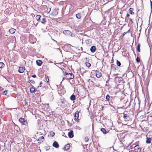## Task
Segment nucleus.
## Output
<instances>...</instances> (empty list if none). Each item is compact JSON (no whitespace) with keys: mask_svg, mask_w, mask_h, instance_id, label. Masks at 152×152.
Wrapping results in <instances>:
<instances>
[{"mask_svg":"<svg viewBox=\"0 0 152 152\" xmlns=\"http://www.w3.org/2000/svg\"><path fill=\"white\" fill-rule=\"evenodd\" d=\"M116 64L117 66H120L121 65V63L120 61L117 60L116 61Z\"/></svg>","mask_w":152,"mask_h":152,"instance_id":"2f4dec72","label":"nucleus"},{"mask_svg":"<svg viewBox=\"0 0 152 152\" xmlns=\"http://www.w3.org/2000/svg\"><path fill=\"white\" fill-rule=\"evenodd\" d=\"M129 20L131 22V23H133V21L132 19L131 18H130L129 19Z\"/></svg>","mask_w":152,"mask_h":152,"instance_id":"c03bdc74","label":"nucleus"},{"mask_svg":"<svg viewBox=\"0 0 152 152\" xmlns=\"http://www.w3.org/2000/svg\"><path fill=\"white\" fill-rule=\"evenodd\" d=\"M140 44H138L137 48V51L140 52Z\"/></svg>","mask_w":152,"mask_h":152,"instance_id":"cd10ccee","label":"nucleus"},{"mask_svg":"<svg viewBox=\"0 0 152 152\" xmlns=\"http://www.w3.org/2000/svg\"><path fill=\"white\" fill-rule=\"evenodd\" d=\"M128 107V106H126V107Z\"/></svg>","mask_w":152,"mask_h":152,"instance_id":"6e6d98bb","label":"nucleus"},{"mask_svg":"<svg viewBox=\"0 0 152 152\" xmlns=\"http://www.w3.org/2000/svg\"><path fill=\"white\" fill-rule=\"evenodd\" d=\"M89 140V139L88 137H86L85 138V141L86 142H88Z\"/></svg>","mask_w":152,"mask_h":152,"instance_id":"ea45409f","label":"nucleus"},{"mask_svg":"<svg viewBox=\"0 0 152 152\" xmlns=\"http://www.w3.org/2000/svg\"><path fill=\"white\" fill-rule=\"evenodd\" d=\"M68 135L70 138H72L74 137L73 132L71 130L68 132Z\"/></svg>","mask_w":152,"mask_h":152,"instance_id":"39448f33","label":"nucleus"},{"mask_svg":"<svg viewBox=\"0 0 152 152\" xmlns=\"http://www.w3.org/2000/svg\"><path fill=\"white\" fill-rule=\"evenodd\" d=\"M64 79V78L63 77V80Z\"/></svg>","mask_w":152,"mask_h":152,"instance_id":"680f3d73","label":"nucleus"},{"mask_svg":"<svg viewBox=\"0 0 152 152\" xmlns=\"http://www.w3.org/2000/svg\"><path fill=\"white\" fill-rule=\"evenodd\" d=\"M132 148V147H131V148H131V149H132V148Z\"/></svg>","mask_w":152,"mask_h":152,"instance_id":"052dcab7","label":"nucleus"},{"mask_svg":"<svg viewBox=\"0 0 152 152\" xmlns=\"http://www.w3.org/2000/svg\"><path fill=\"white\" fill-rule=\"evenodd\" d=\"M14 124L15 126H17V127L18 126L17 125H16L15 124Z\"/></svg>","mask_w":152,"mask_h":152,"instance_id":"603ef678","label":"nucleus"},{"mask_svg":"<svg viewBox=\"0 0 152 152\" xmlns=\"http://www.w3.org/2000/svg\"><path fill=\"white\" fill-rule=\"evenodd\" d=\"M30 42L31 43H34V42L31 41V39H30Z\"/></svg>","mask_w":152,"mask_h":152,"instance_id":"de8ad7c7","label":"nucleus"},{"mask_svg":"<svg viewBox=\"0 0 152 152\" xmlns=\"http://www.w3.org/2000/svg\"><path fill=\"white\" fill-rule=\"evenodd\" d=\"M31 77L33 78H35L36 77V75H32L31 76Z\"/></svg>","mask_w":152,"mask_h":152,"instance_id":"37998d69","label":"nucleus"},{"mask_svg":"<svg viewBox=\"0 0 152 152\" xmlns=\"http://www.w3.org/2000/svg\"><path fill=\"white\" fill-rule=\"evenodd\" d=\"M58 93L59 94H60V93H59V90H58Z\"/></svg>","mask_w":152,"mask_h":152,"instance_id":"864d4df0","label":"nucleus"},{"mask_svg":"<svg viewBox=\"0 0 152 152\" xmlns=\"http://www.w3.org/2000/svg\"><path fill=\"white\" fill-rule=\"evenodd\" d=\"M140 148L139 145H136L134 147V149L135 150H137L139 149Z\"/></svg>","mask_w":152,"mask_h":152,"instance_id":"bb28decb","label":"nucleus"},{"mask_svg":"<svg viewBox=\"0 0 152 152\" xmlns=\"http://www.w3.org/2000/svg\"><path fill=\"white\" fill-rule=\"evenodd\" d=\"M50 10H51L50 8H47L46 12L48 13H49L50 12Z\"/></svg>","mask_w":152,"mask_h":152,"instance_id":"4c0bfd02","label":"nucleus"},{"mask_svg":"<svg viewBox=\"0 0 152 152\" xmlns=\"http://www.w3.org/2000/svg\"><path fill=\"white\" fill-rule=\"evenodd\" d=\"M4 66V64L3 62L0 63V69H2V68Z\"/></svg>","mask_w":152,"mask_h":152,"instance_id":"c85d7f7f","label":"nucleus"},{"mask_svg":"<svg viewBox=\"0 0 152 152\" xmlns=\"http://www.w3.org/2000/svg\"><path fill=\"white\" fill-rule=\"evenodd\" d=\"M76 97L75 95L72 94L70 97V99L72 101H74Z\"/></svg>","mask_w":152,"mask_h":152,"instance_id":"4be33fe9","label":"nucleus"},{"mask_svg":"<svg viewBox=\"0 0 152 152\" xmlns=\"http://www.w3.org/2000/svg\"><path fill=\"white\" fill-rule=\"evenodd\" d=\"M25 70V67H19V69L18 70V72L20 73H23Z\"/></svg>","mask_w":152,"mask_h":152,"instance_id":"9d476101","label":"nucleus"},{"mask_svg":"<svg viewBox=\"0 0 152 152\" xmlns=\"http://www.w3.org/2000/svg\"><path fill=\"white\" fill-rule=\"evenodd\" d=\"M132 148V147H131V148H131V149H132V148Z\"/></svg>","mask_w":152,"mask_h":152,"instance_id":"bf43d9fd","label":"nucleus"},{"mask_svg":"<svg viewBox=\"0 0 152 152\" xmlns=\"http://www.w3.org/2000/svg\"><path fill=\"white\" fill-rule=\"evenodd\" d=\"M113 97L112 96L110 97V96L109 95H107L106 97V99L108 101H110L111 100H112Z\"/></svg>","mask_w":152,"mask_h":152,"instance_id":"2eb2a0df","label":"nucleus"},{"mask_svg":"<svg viewBox=\"0 0 152 152\" xmlns=\"http://www.w3.org/2000/svg\"><path fill=\"white\" fill-rule=\"evenodd\" d=\"M42 82H41L40 83H39V86H40V87H41L42 86Z\"/></svg>","mask_w":152,"mask_h":152,"instance_id":"a18cd8bd","label":"nucleus"},{"mask_svg":"<svg viewBox=\"0 0 152 152\" xmlns=\"http://www.w3.org/2000/svg\"><path fill=\"white\" fill-rule=\"evenodd\" d=\"M81 49H82V50L83 49V48H82V47H81Z\"/></svg>","mask_w":152,"mask_h":152,"instance_id":"4d7b16f0","label":"nucleus"},{"mask_svg":"<svg viewBox=\"0 0 152 152\" xmlns=\"http://www.w3.org/2000/svg\"><path fill=\"white\" fill-rule=\"evenodd\" d=\"M8 91L5 90L3 92V95H7V92Z\"/></svg>","mask_w":152,"mask_h":152,"instance_id":"58836bf2","label":"nucleus"},{"mask_svg":"<svg viewBox=\"0 0 152 152\" xmlns=\"http://www.w3.org/2000/svg\"><path fill=\"white\" fill-rule=\"evenodd\" d=\"M76 18L78 19H80L81 17V14L80 13H78L76 15Z\"/></svg>","mask_w":152,"mask_h":152,"instance_id":"393cba45","label":"nucleus"},{"mask_svg":"<svg viewBox=\"0 0 152 152\" xmlns=\"http://www.w3.org/2000/svg\"><path fill=\"white\" fill-rule=\"evenodd\" d=\"M53 145L54 147L56 148H58L59 147V145L58 144V143L56 142L55 141L53 144Z\"/></svg>","mask_w":152,"mask_h":152,"instance_id":"6e6552de","label":"nucleus"},{"mask_svg":"<svg viewBox=\"0 0 152 152\" xmlns=\"http://www.w3.org/2000/svg\"><path fill=\"white\" fill-rule=\"evenodd\" d=\"M86 44L88 46L91 45L92 41L90 39H87L85 41Z\"/></svg>","mask_w":152,"mask_h":152,"instance_id":"423d86ee","label":"nucleus"},{"mask_svg":"<svg viewBox=\"0 0 152 152\" xmlns=\"http://www.w3.org/2000/svg\"><path fill=\"white\" fill-rule=\"evenodd\" d=\"M90 51L92 53H94L96 50V47L95 46H92L90 48Z\"/></svg>","mask_w":152,"mask_h":152,"instance_id":"1a4fd4ad","label":"nucleus"},{"mask_svg":"<svg viewBox=\"0 0 152 152\" xmlns=\"http://www.w3.org/2000/svg\"><path fill=\"white\" fill-rule=\"evenodd\" d=\"M127 33V32H124L122 34V38H123L124 36L125 35V34H126Z\"/></svg>","mask_w":152,"mask_h":152,"instance_id":"a19ab883","label":"nucleus"},{"mask_svg":"<svg viewBox=\"0 0 152 152\" xmlns=\"http://www.w3.org/2000/svg\"><path fill=\"white\" fill-rule=\"evenodd\" d=\"M37 140L39 142V143L42 142L44 140V137L43 136H41Z\"/></svg>","mask_w":152,"mask_h":152,"instance_id":"0eeeda50","label":"nucleus"},{"mask_svg":"<svg viewBox=\"0 0 152 152\" xmlns=\"http://www.w3.org/2000/svg\"><path fill=\"white\" fill-rule=\"evenodd\" d=\"M130 16V15L128 14V13H127L126 14V16L125 17V19H126L127 17H129V16Z\"/></svg>","mask_w":152,"mask_h":152,"instance_id":"79ce46f5","label":"nucleus"},{"mask_svg":"<svg viewBox=\"0 0 152 152\" xmlns=\"http://www.w3.org/2000/svg\"><path fill=\"white\" fill-rule=\"evenodd\" d=\"M44 80L45 81V82H48L49 81V79L48 77H46L45 78V79Z\"/></svg>","mask_w":152,"mask_h":152,"instance_id":"c9c22d12","label":"nucleus"},{"mask_svg":"<svg viewBox=\"0 0 152 152\" xmlns=\"http://www.w3.org/2000/svg\"><path fill=\"white\" fill-rule=\"evenodd\" d=\"M50 136L53 137L54 136L55 133L53 131H51L50 132Z\"/></svg>","mask_w":152,"mask_h":152,"instance_id":"7c9ffc66","label":"nucleus"},{"mask_svg":"<svg viewBox=\"0 0 152 152\" xmlns=\"http://www.w3.org/2000/svg\"><path fill=\"white\" fill-rule=\"evenodd\" d=\"M28 103L27 102H26L25 104L23 106H24V108H26L28 107Z\"/></svg>","mask_w":152,"mask_h":152,"instance_id":"72a5a7b5","label":"nucleus"},{"mask_svg":"<svg viewBox=\"0 0 152 152\" xmlns=\"http://www.w3.org/2000/svg\"><path fill=\"white\" fill-rule=\"evenodd\" d=\"M15 31L16 30L15 29L12 28L9 30V32L10 33L13 34L15 33Z\"/></svg>","mask_w":152,"mask_h":152,"instance_id":"dca6fc26","label":"nucleus"},{"mask_svg":"<svg viewBox=\"0 0 152 152\" xmlns=\"http://www.w3.org/2000/svg\"><path fill=\"white\" fill-rule=\"evenodd\" d=\"M152 139L150 137H148L147 138V140L146 141V142L147 143L149 144L151 143Z\"/></svg>","mask_w":152,"mask_h":152,"instance_id":"a211bd4d","label":"nucleus"},{"mask_svg":"<svg viewBox=\"0 0 152 152\" xmlns=\"http://www.w3.org/2000/svg\"><path fill=\"white\" fill-rule=\"evenodd\" d=\"M53 15H58V12L57 10H54L53 11Z\"/></svg>","mask_w":152,"mask_h":152,"instance_id":"b1692460","label":"nucleus"},{"mask_svg":"<svg viewBox=\"0 0 152 152\" xmlns=\"http://www.w3.org/2000/svg\"><path fill=\"white\" fill-rule=\"evenodd\" d=\"M85 64L86 66L88 67H89L91 66V64L88 62H86Z\"/></svg>","mask_w":152,"mask_h":152,"instance_id":"473e14b6","label":"nucleus"},{"mask_svg":"<svg viewBox=\"0 0 152 152\" xmlns=\"http://www.w3.org/2000/svg\"><path fill=\"white\" fill-rule=\"evenodd\" d=\"M29 81L30 82L33 84H34L35 83V81L33 80H30L29 78Z\"/></svg>","mask_w":152,"mask_h":152,"instance_id":"e433bc0d","label":"nucleus"},{"mask_svg":"<svg viewBox=\"0 0 152 152\" xmlns=\"http://www.w3.org/2000/svg\"><path fill=\"white\" fill-rule=\"evenodd\" d=\"M70 145L69 144H67L64 147V149L66 151H67L69 149Z\"/></svg>","mask_w":152,"mask_h":152,"instance_id":"ddd939ff","label":"nucleus"},{"mask_svg":"<svg viewBox=\"0 0 152 152\" xmlns=\"http://www.w3.org/2000/svg\"><path fill=\"white\" fill-rule=\"evenodd\" d=\"M101 131L104 134H106L107 133V132L106 131V129L104 128H101Z\"/></svg>","mask_w":152,"mask_h":152,"instance_id":"6ab92c4d","label":"nucleus"},{"mask_svg":"<svg viewBox=\"0 0 152 152\" xmlns=\"http://www.w3.org/2000/svg\"><path fill=\"white\" fill-rule=\"evenodd\" d=\"M111 69L113 71H114L116 69L115 67V65L114 64H112L111 66Z\"/></svg>","mask_w":152,"mask_h":152,"instance_id":"412c9836","label":"nucleus"},{"mask_svg":"<svg viewBox=\"0 0 152 152\" xmlns=\"http://www.w3.org/2000/svg\"><path fill=\"white\" fill-rule=\"evenodd\" d=\"M96 77L98 78H99L101 77L102 76V74L101 72L99 71H96Z\"/></svg>","mask_w":152,"mask_h":152,"instance_id":"9b49d317","label":"nucleus"},{"mask_svg":"<svg viewBox=\"0 0 152 152\" xmlns=\"http://www.w3.org/2000/svg\"><path fill=\"white\" fill-rule=\"evenodd\" d=\"M63 33L65 35H69L71 33L69 30H65L63 31Z\"/></svg>","mask_w":152,"mask_h":152,"instance_id":"f8f14e48","label":"nucleus"},{"mask_svg":"<svg viewBox=\"0 0 152 152\" xmlns=\"http://www.w3.org/2000/svg\"><path fill=\"white\" fill-rule=\"evenodd\" d=\"M130 31V30L129 29L127 32V33H128V32H129V31Z\"/></svg>","mask_w":152,"mask_h":152,"instance_id":"8fccbe9b","label":"nucleus"},{"mask_svg":"<svg viewBox=\"0 0 152 152\" xmlns=\"http://www.w3.org/2000/svg\"><path fill=\"white\" fill-rule=\"evenodd\" d=\"M41 22L42 23L45 24L46 22V19L44 18H43Z\"/></svg>","mask_w":152,"mask_h":152,"instance_id":"c756f323","label":"nucleus"},{"mask_svg":"<svg viewBox=\"0 0 152 152\" xmlns=\"http://www.w3.org/2000/svg\"><path fill=\"white\" fill-rule=\"evenodd\" d=\"M134 9L132 8H130L129 10V13L131 15H134V13L133 12L134 11Z\"/></svg>","mask_w":152,"mask_h":152,"instance_id":"f3484780","label":"nucleus"},{"mask_svg":"<svg viewBox=\"0 0 152 152\" xmlns=\"http://www.w3.org/2000/svg\"><path fill=\"white\" fill-rule=\"evenodd\" d=\"M136 61L137 63H139L140 62V58L138 57H137L136 58Z\"/></svg>","mask_w":152,"mask_h":152,"instance_id":"f704fd0d","label":"nucleus"},{"mask_svg":"<svg viewBox=\"0 0 152 152\" xmlns=\"http://www.w3.org/2000/svg\"><path fill=\"white\" fill-rule=\"evenodd\" d=\"M79 112L77 110L75 113L74 114V120L76 121H77L78 120L79 114Z\"/></svg>","mask_w":152,"mask_h":152,"instance_id":"20e7f679","label":"nucleus"},{"mask_svg":"<svg viewBox=\"0 0 152 152\" xmlns=\"http://www.w3.org/2000/svg\"><path fill=\"white\" fill-rule=\"evenodd\" d=\"M64 75H66V78L67 80L72 79L74 78V75L72 73H68L66 72H65Z\"/></svg>","mask_w":152,"mask_h":152,"instance_id":"7ed1b4c3","label":"nucleus"},{"mask_svg":"<svg viewBox=\"0 0 152 152\" xmlns=\"http://www.w3.org/2000/svg\"><path fill=\"white\" fill-rule=\"evenodd\" d=\"M30 91L31 93H34L35 92V89L34 88H31L30 89Z\"/></svg>","mask_w":152,"mask_h":152,"instance_id":"5701e85b","label":"nucleus"},{"mask_svg":"<svg viewBox=\"0 0 152 152\" xmlns=\"http://www.w3.org/2000/svg\"><path fill=\"white\" fill-rule=\"evenodd\" d=\"M41 17V16L40 15H37L36 17V18L37 21L39 22H40V18Z\"/></svg>","mask_w":152,"mask_h":152,"instance_id":"aec40b11","label":"nucleus"},{"mask_svg":"<svg viewBox=\"0 0 152 152\" xmlns=\"http://www.w3.org/2000/svg\"><path fill=\"white\" fill-rule=\"evenodd\" d=\"M123 119L124 121L127 122L132 121V118H131V115L127 111H125L123 113Z\"/></svg>","mask_w":152,"mask_h":152,"instance_id":"f257e3e1","label":"nucleus"},{"mask_svg":"<svg viewBox=\"0 0 152 152\" xmlns=\"http://www.w3.org/2000/svg\"><path fill=\"white\" fill-rule=\"evenodd\" d=\"M128 102H129L128 101H126V102H125V103H126V104H127V103H128Z\"/></svg>","mask_w":152,"mask_h":152,"instance_id":"09e8293b","label":"nucleus"},{"mask_svg":"<svg viewBox=\"0 0 152 152\" xmlns=\"http://www.w3.org/2000/svg\"><path fill=\"white\" fill-rule=\"evenodd\" d=\"M19 121L22 125H24L25 126H28V123L27 120H25L24 118L21 117L19 118Z\"/></svg>","mask_w":152,"mask_h":152,"instance_id":"f03ea898","label":"nucleus"},{"mask_svg":"<svg viewBox=\"0 0 152 152\" xmlns=\"http://www.w3.org/2000/svg\"><path fill=\"white\" fill-rule=\"evenodd\" d=\"M85 36H87V37H89V36H88L87 34H86V35H85Z\"/></svg>","mask_w":152,"mask_h":152,"instance_id":"3c124183","label":"nucleus"},{"mask_svg":"<svg viewBox=\"0 0 152 152\" xmlns=\"http://www.w3.org/2000/svg\"><path fill=\"white\" fill-rule=\"evenodd\" d=\"M42 62V61L40 60H37L36 61V63L37 65L39 66H40L41 65Z\"/></svg>","mask_w":152,"mask_h":152,"instance_id":"4468645a","label":"nucleus"},{"mask_svg":"<svg viewBox=\"0 0 152 152\" xmlns=\"http://www.w3.org/2000/svg\"><path fill=\"white\" fill-rule=\"evenodd\" d=\"M151 9H152V2L151 1Z\"/></svg>","mask_w":152,"mask_h":152,"instance_id":"49530a36","label":"nucleus"},{"mask_svg":"<svg viewBox=\"0 0 152 152\" xmlns=\"http://www.w3.org/2000/svg\"><path fill=\"white\" fill-rule=\"evenodd\" d=\"M132 148V147H131V148H131V149H132V148Z\"/></svg>","mask_w":152,"mask_h":152,"instance_id":"13d9d810","label":"nucleus"},{"mask_svg":"<svg viewBox=\"0 0 152 152\" xmlns=\"http://www.w3.org/2000/svg\"><path fill=\"white\" fill-rule=\"evenodd\" d=\"M66 71H65V72H64V71H63V72L64 73V72H65Z\"/></svg>","mask_w":152,"mask_h":152,"instance_id":"5fc2aeb1","label":"nucleus"},{"mask_svg":"<svg viewBox=\"0 0 152 152\" xmlns=\"http://www.w3.org/2000/svg\"><path fill=\"white\" fill-rule=\"evenodd\" d=\"M66 102V100L65 99H61V103L63 104H65V103Z\"/></svg>","mask_w":152,"mask_h":152,"instance_id":"a878e982","label":"nucleus"}]
</instances>
